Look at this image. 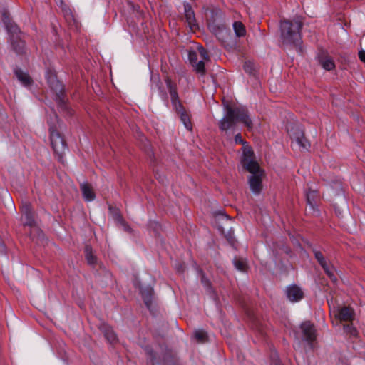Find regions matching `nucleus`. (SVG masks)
<instances>
[{"mask_svg":"<svg viewBox=\"0 0 365 365\" xmlns=\"http://www.w3.org/2000/svg\"><path fill=\"white\" fill-rule=\"evenodd\" d=\"M253 151L250 146H245L243 149L242 166L252 175L249 178L250 187L255 194H258L262 190V170L258 163L253 160Z\"/></svg>","mask_w":365,"mask_h":365,"instance_id":"f257e3e1","label":"nucleus"},{"mask_svg":"<svg viewBox=\"0 0 365 365\" xmlns=\"http://www.w3.org/2000/svg\"><path fill=\"white\" fill-rule=\"evenodd\" d=\"M237 122L242 123L249 130H252L253 128L252 120L245 108L237 107L232 108L227 106L226 113L219 123L220 129L222 131H226L233 128Z\"/></svg>","mask_w":365,"mask_h":365,"instance_id":"f03ea898","label":"nucleus"},{"mask_svg":"<svg viewBox=\"0 0 365 365\" xmlns=\"http://www.w3.org/2000/svg\"><path fill=\"white\" fill-rule=\"evenodd\" d=\"M302 22L299 19L283 20L280 22V38L283 44L299 46L301 43L300 29Z\"/></svg>","mask_w":365,"mask_h":365,"instance_id":"7ed1b4c3","label":"nucleus"},{"mask_svg":"<svg viewBox=\"0 0 365 365\" xmlns=\"http://www.w3.org/2000/svg\"><path fill=\"white\" fill-rule=\"evenodd\" d=\"M48 123L49 125L50 139L52 148L58 155V160L62 161L63 154L67 150V148L65 141L58 132V128L59 127L58 116L54 113L51 116Z\"/></svg>","mask_w":365,"mask_h":365,"instance_id":"20e7f679","label":"nucleus"},{"mask_svg":"<svg viewBox=\"0 0 365 365\" xmlns=\"http://www.w3.org/2000/svg\"><path fill=\"white\" fill-rule=\"evenodd\" d=\"M166 85L169 90L173 107L179 114L180 120L182 122L184 126L186 128V129L191 130L192 123L190 121V115L182 106L179 101L178 96L175 88L173 87L171 81L169 79L166 80Z\"/></svg>","mask_w":365,"mask_h":365,"instance_id":"39448f33","label":"nucleus"},{"mask_svg":"<svg viewBox=\"0 0 365 365\" xmlns=\"http://www.w3.org/2000/svg\"><path fill=\"white\" fill-rule=\"evenodd\" d=\"M188 59L197 73L202 75L205 74V62L209 61V56L202 46H197L195 50L189 51Z\"/></svg>","mask_w":365,"mask_h":365,"instance_id":"423d86ee","label":"nucleus"},{"mask_svg":"<svg viewBox=\"0 0 365 365\" xmlns=\"http://www.w3.org/2000/svg\"><path fill=\"white\" fill-rule=\"evenodd\" d=\"M292 138V146L298 148L299 150H308L310 147L309 143L304 138V133L297 128L294 133L290 134Z\"/></svg>","mask_w":365,"mask_h":365,"instance_id":"0eeeda50","label":"nucleus"},{"mask_svg":"<svg viewBox=\"0 0 365 365\" xmlns=\"http://www.w3.org/2000/svg\"><path fill=\"white\" fill-rule=\"evenodd\" d=\"M302 332V339L312 347V342L316 339V330L314 325L309 322H304L300 327Z\"/></svg>","mask_w":365,"mask_h":365,"instance_id":"6e6552de","label":"nucleus"},{"mask_svg":"<svg viewBox=\"0 0 365 365\" xmlns=\"http://www.w3.org/2000/svg\"><path fill=\"white\" fill-rule=\"evenodd\" d=\"M335 317L340 321L352 322L354 319V312L349 307H344L338 308L332 311Z\"/></svg>","mask_w":365,"mask_h":365,"instance_id":"1a4fd4ad","label":"nucleus"},{"mask_svg":"<svg viewBox=\"0 0 365 365\" xmlns=\"http://www.w3.org/2000/svg\"><path fill=\"white\" fill-rule=\"evenodd\" d=\"M288 299L292 302L300 301L304 297L302 289L296 284L288 286L286 289Z\"/></svg>","mask_w":365,"mask_h":365,"instance_id":"9d476101","label":"nucleus"},{"mask_svg":"<svg viewBox=\"0 0 365 365\" xmlns=\"http://www.w3.org/2000/svg\"><path fill=\"white\" fill-rule=\"evenodd\" d=\"M21 221L22 222L29 226H31L34 224V217L32 213V210L31 207V205L26 202L21 206Z\"/></svg>","mask_w":365,"mask_h":365,"instance_id":"9b49d317","label":"nucleus"},{"mask_svg":"<svg viewBox=\"0 0 365 365\" xmlns=\"http://www.w3.org/2000/svg\"><path fill=\"white\" fill-rule=\"evenodd\" d=\"M184 11L186 22L187 23L190 29L193 31L198 29V26L196 23L195 12L189 4H184Z\"/></svg>","mask_w":365,"mask_h":365,"instance_id":"f8f14e48","label":"nucleus"},{"mask_svg":"<svg viewBox=\"0 0 365 365\" xmlns=\"http://www.w3.org/2000/svg\"><path fill=\"white\" fill-rule=\"evenodd\" d=\"M314 256L320 265L323 267L327 274L333 280H335L336 278L334 277L333 269L330 267L327 262L323 255L319 251H314Z\"/></svg>","mask_w":365,"mask_h":365,"instance_id":"ddd939ff","label":"nucleus"},{"mask_svg":"<svg viewBox=\"0 0 365 365\" xmlns=\"http://www.w3.org/2000/svg\"><path fill=\"white\" fill-rule=\"evenodd\" d=\"M81 190L85 200L91 202L95 199V194L91 186L87 182H83L81 184Z\"/></svg>","mask_w":365,"mask_h":365,"instance_id":"4468645a","label":"nucleus"},{"mask_svg":"<svg viewBox=\"0 0 365 365\" xmlns=\"http://www.w3.org/2000/svg\"><path fill=\"white\" fill-rule=\"evenodd\" d=\"M15 74L18 80L23 84V86H29L31 85L32 81L27 73H25L21 70H16Z\"/></svg>","mask_w":365,"mask_h":365,"instance_id":"2eb2a0df","label":"nucleus"},{"mask_svg":"<svg viewBox=\"0 0 365 365\" xmlns=\"http://www.w3.org/2000/svg\"><path fill=\"white\" fill-rule=\"evenodd\" d=\"M47 81L50 87L55 91H61V85L57 80L56 76L51 73H47L46 74Z\"/></svg>","mask_w":365,"mask_h":365,"instance_id":"dca6fc26","label":"nucleus"},{"mask_svg":"<svg viewBox=\"0 0 365 365\" xmlns=\"http://www.w3.org/2000/svg\"><path fill=\"white\" fill-rule=\"evenodd\" d=\"M319 61L322 67L327 71H331L335 68L333 60L328 56H321Z\"/></svg>","mask_w":365,"mask_h":365,"instance_id":"f3484780","label":"nucleus"},{"mask_svg":"<svg viewBox=\"0 0 365 365\" xmlns=\"http://www.w3.org/2000/svg\"><path fill=\"white\" fill-rule=\"evenodd\" d=\"M140 292L145 305L149 308L152 302L153 289L151 287H147L144 289H141Z\"/></svg>","mask_w":365,"mask_h":365,"instance_id":"a211bd4d","label":"nucleus"},{"mask_svg":"<svg viewBox=\"0 0 365 365\" xmlns=\"http://www.w3.org/2000/svg\"><path fill=\"white\" fill-rule=\"evenodd\" d=\"M233 29L236 36L242 37L246 34V29L244 24L240 21H235L233 23Z\"/></svg>","mask_w":365,"mask_h":365,"instance_id":"6ab92c4d","label":"nucleus"},{"mask_svg":"<svg viewBox=\"0 0 365 365\" xmlns=\"http://www.w3.org/2000/svg\"><path fill=\"white\" fill-rule=\"evenodd\" d=\"M104 336L110 343H114L117 341V336L113 329L110 327H104Z\"/></svg>","mask_w":365,"mask_h":365,"instance_id":"aec40b11","label":"nucleus"},{"mask_svg":"<svg viewBox=\"0 0 365 365\" xmlns=\"http://www.w3.org/2000/svg\"><path fill=\"white\" fill-rule=\"evenodd\" d=\"M235 268L241 272H245L247 269V261L242 258H235L233 261Z\"/></svg>","mask_w":365,"mask_h":365,"instance_id":"412c9836","label":"nucleus"},{"mask_svg":"<svg viewBox=\"0 0 365 365\" xmlns=\"http://www.w3.org/2000/svg\"><path fill=\"white\" fill-rule=\"evenodd\" d=\"M307 204L312 207L314 208L316 205L315 200L317 197V193L315 191H309L307 192Z\"/></svg>","mask_w":365,"mask_h":365,"instance_id":"4be33fe9","label":"nucleus"},{"mask_svg":"<svg viewBox=\"0 0 365 365\" xmlns=\"http://www.w3.org/2000/svg\"><path fill=\"white\" fill-rule=\"evenodd\" d=\"M86 259L88 261V263L90 264H93L96 263V257L93 256V255L91 252V249L89 247H86Z\"/></svg>","mask_w":365,"mask_h":365,"instance_id":"5701e85b","label":"nucleus"},{"mask_svg":"<svg viewBox=\"0 0 365 365\" xmlns=\"http://www.w3.org/2000/svg\"><path fill=\"white\" fill-rule=\"evenodd\" d=\"M195 337L198 341L202 342L207 338V333L204 330H196L195 331Z\"/></svg>","mask_w":365,"mask_h":365,"instance_id":"b1692460","label":"nucleus"},{"mask_svg":"<svg viewBox=\"0 0 365 365\" xmlns=\"http://www.w3.org/2000/svg\"><path fill=\"white\" fill-rule=\"evenodd\" d=\"M6 27L9 33H11L13 36L14 34H17L19 32V27L13 23H8L6 24Z\"/></svg>","mask_w":365,"mask_h":365,"instance_id":"393cba45","label":"nucleus"},{"mask_svg":"<svg viewBox=\"0 0 365 365\" xmlns=\"http://www.w3.org/2000/svg\"><path fill=\"white\" fill-rule=\"evenodd\" d=\"M344 329L345 332L350 334L353 336H357V330L351 324L344 326Z\"/></svg>","mask_w":365,"mask_h":365,"instance_id":"a878e982","label":"nucleus"},{"mask_svg":"<svg viewBox=\"0 0 365 365\" xmlns=\"http://www.w3.org/2000/svg\"><path fill=\"white\" fill-rule=\"evenodd\" d=\"M235 142L237 144L243 145L242 150L244 149L245 146H249L248 145H247V143L242 140V135L240 133L237 134L235 136Z\"/></svg>","mask_w":365,"mask_h":365,"instance_id":"bb28decb","label":"nucleus"},{"mask_svg":"<svg viewBox=\"0 0 365 365\" xmlns=\"http://www.w3.org/2000/svg\"><path fill=\"white\" fill-rule=\"evenodd\" d=\"M359 57L360 60L365 63V51L361 50L359 52Z\"/></svg>","mask_w":365,"mask_h":365,"instance_id":"cd10ccee","label":"nucleus"},{"mask_svg":"<svg viewBox=\"0 0 365 365\" xmlns=\"http://www.w3.org/2000/svg\"><path fill=\"white\" fill-rule=\"evenodd\" d=\"M115 219H116V220H117V221H118V222H121L123 221L122 217H120V215H118V214H117V215H115Z\"/></svg>","mask_w":365,"mask_h":365,"instance_id":"c85d7f7f","label":"nucleus"},{"mask_svg":"<svg viewBox=\"0 0 365 365\" xmlns=\"http://www.w3.org/2000/svg\"><path fill=\"white\" fill-rule=\"evenodd\" d=\"M245 69L247 72L251 73V69L249 68V66L247 63H245Z\"/></svg>","mask_w":365,"mask_h":365,"instance_id":"c756f323","label":"nucleus"},{"mask_svg":"<svg viewBox=\"0 0 365 365\" xmlns=\"http://www.w3.org/2000/svg\"><path fill=\"white\" fill-rule=\"evenodd\" d=\"M221 215H222V216H224V217L227 220V216L226 215H225V214H223V213H221Z\"/></svg>","mask_w":365,"mask_h":365,"instance_id":"7c9ffc66","label":"nucleus"},{"mask_svg":"<svg viewBox=\"0 0 365 365\" xmlns=\"http://www.w3.org/2000/svg\"><path fill=\"white\" fill-rule=\"evenodd\" d=\"M153 365H155L154 363H153Z\"/></svg>","mask_w":365,"mask_h":365,"instance_id":"2f4dec72","label":"nucleus"}]
</instances>
